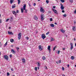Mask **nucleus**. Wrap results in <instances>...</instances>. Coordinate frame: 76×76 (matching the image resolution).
I'll return each instance as SVG.
<instances>
[{"label": "nucleus", "mask_w": 76, "mask_h": 76, "mask_svg": "<svg viewBox=\"0 0 76 76\" xmlns=\"http://www.w3.org/2000/svg\"><path fill=\"white\" fill-rule=\"evenodd\" d=\"M26 40H28V39H29V37H27L26 38Z\"/></svg>", "instance_id": "09e8293b"}, {"label": "nucleus", "mask_w": 76, "mask_h": 76, "mask_svg": "<svg viewBox=\"0 0 76 76\" xmlns=\"http://www.w3.org/2000/svg\"><path fill=\"white\" fill-rule=\"evenodd\" d=\"M7 76H9V75H10L9 72H7Z\"/></svg>", "instance_id": "a19ab883"}, {"label": "nucleus", "mask_w": 76, "mask_h": 76, "mask_svg": "<svg viewBox=\"0 0 76 76\" xmlns=\"http://www.w3.org/2000/svg\"><path fill=\"white\" fill-rule=\"evenodd\" d=\"M45 69H48L47 67V66H45Z\"/></svg>", "instance_id": "ea45409f"}, {"label": "nucleus", "mask_w": 76, "mask_h": 76, "mask_svg": "<svg viewBox=\"0 0 76 76\" xmlns=\"http://www.w3.org/2000/svg\"><path fill=\"white\" fill-rule=\"evenodd\" d=\"M16 13H19V10H17L16 11Z\"/></svg>", "instance_id": "c03bdc74"}, {"label": "nucleus", "mask_w": 76, "mask_h": 76, "mask_svg": "<svg viewBox=\"0 0 76 76\" xmlns=\"http://www.w3.org/2000/svg\"><path fill=\"white\" fill-rule=\"evenodd\" d=\"M46 2L47 4H48V3H49V1H48V0H46Z\"/></svg>", "instance_id": "2f4dec72"}, {"label": "nucleus", "mask_w": 76, "mask_h": 76, "mask_svg": "<svg viewBox=\"0 0 76 76\" xmlns=\"http://www.w3.org/2000/svg\"><path fill=\"white\" fill-rule=\"evenodd\" d=\"M22 61L23 63H25V60L24 58H23L22 59Z\"/></svg>", "instance_id": "f8f14e48"}, {"label": "nucleus", "mask_w": 76, "mask_h": 76, "mask_svg": "<svg viewBox=\"0 0 76 76\" xmlns=\"http://www.w3.org/2000/svg\"><path fill=\"white\" fill-rule=\"evenodd\" d=\"M48 12L49 13H51V11H49Z\"/></svg>", "instance_id": "5fc2aeb1"}, {"label": "nucleus", "mask_w": 76, "mask_h": 76, "mask_svg": "<svg viewBox=\"0 0 76 76\" xmlns=\"http://www.w3.org/2000/svg\"><path fill=\"white\" fill-rule=\"evenodd\" d=\"M62 70H64V67H62Z\"/></svg>", "instance_id": "c9c22d12"}, {"label": "nucleus", "mask_w": 76, "mask_h": 76, "mask_svg": "<svg viewBox=\"0 0 76 76\" xmlns=\"http://www.w3.org/2000/svg\"><path fill=\"white\" fill-rule=\"evenodd\" d=\"M38 66L39 67H40V64H39V62H38Z\"/></svg>", "instance_id": "7c9ffc66"}, {"label": "nucleus", "mask_w": 76, "mask_h": 76, "mask_svg": "<svg viewBox=\"0 0 76 76\" xmlns=\"http://www.w3.org/2000/svg\"><path fill=\"white\" fill-rule=\"evenodd\" d=\"M53 8L54 9H55V8H56V6H53Z\"/></svg>", "instance_id": "603ef678"}, {"label": "nucleus", "mask_w": 76, "mask_h": 76, "mask_svg": "<svg viewBox=\"0 0 76 76\" xmlns=\"http://www.w3.org/2000/svg\"><path fill=\"white\" fill-rule=\"evenodd\" d=\"M50 26H51V27H54V25L53 24L51 23L50 24Z\"/></svg>", "instance_id": "a211bd4d"}, {"label": "nucleus", "mask_w": 76, "mask_h": 76, "mask_svg": "<svg viewBox=\"0 0 76 76\" xmlns=\"http://www.w3.org/2000/svg\"><path fill=\"white\" fill-rule=\"evenodd\" d=\"M8 34H10V35H13V34L12 33V32H8Z\"/></svg>", "instance_id": "9d476101"}, {"label": "nucleus", "mask_w": 76, "mask_h": 76, "mask_svg": "<svg viewBox=\"0 0 76 76\" xmlns=\"http://www.w3.org/2000/svg\"><path fill=\"white\" fill-rule=\"evenodd\" d=\"M10 41L11 42H13L14 41V40L12 39H10Z\"/></svg>", "instance_id": "412c9836"}, {"label": "nucleus", "mask_w": 76, "mask_h": 76, "mask_svg": "<svg viewBox=\"0 0 76 76\" xmlns=\"http://www.w3.org/2000/svg\"><path fill=\"white\" fill-rule=\"evenodd\" d=\"M38 69V70H39V66H38V67H37Z\"/></svg>", "instance_id": "bf43d9fd"}, {"label": "nucleus", "mask_w": 76, "mask_h": 76, "mask_svg": "<svg viewBox=\"0 0 76 76\" xmlns=\"http://www.w3.org/2000/svg\"><path fill=\"white\" fill-rule=\"evenodd\" d=\"M11 52L13 53V54H15L16 52L15 51L13 50V49H11Z\"/></svg>", "instance_id": "9b49d317"}, {"label": "nucleus", "mask_w": 76, "mask_h": 76, "mask_svg": "<svg viewBox=\"0 0 76 76\" xmlns=\"http://www.w3.org/2000/svg\"><path fill=\"white\" fill-rule=\"evenodd\" d=\"M50 40H51V41H54V39H53V38H51Z\"/></svg>", "instance_id": "c85d7f7f"}, {"label": "nucleus", "mask_w": 76, "mask_h": 76, "mask_svg": "<svg viewBox=\"0 0 76 76\" xmlns=\"http://www.w3.org/2000/svg\"><path fill=\"white\" fill-rule=\"evenodd\" d=\"M58 54H60V50L58 51Z\"/></svg>", "instance_id": "a18cd8bd"}, {"label": "nucleus", "mask_w": 76, "mask_h": 76, "mask_svg": "<svg viewBox=\"0 0 76 76\" xmlns=\"http://www.w3.org/2000/svg\"><path fill=\"white\" fill-rule=\"evenodd\" d=\"M48 34H49V32H48L46 33V35H48Z\"/></svg>", "instance_id": "37998d69"}, {"label": "nucleus", "mask_w": 76, "mask_h": 76, "mask_svg": "<svg viewBox=\"0 0 76 76\" xmlns=\"http://www.w3.org/2000/svg\"><path fill=\"white\" fill-rule=\"evenodd\" d=\"M39 49V50H42V48H41V45H39L38 47Z\"/></svg>", "instance_id": "4468645a"}, {"label": "nucleus", "mask_w": 76, "mask_h": 76, "mask_svg": "<svg viewBox=\"0 0 76 76\" xmlns=\"http://www.w3.org/2000/svg\"><path fill=\"white\" fill-rule=\"evenodd\" d=\"M13 1H14V0H10V4H12V3H13Z\"/></svg>", "instance_id": "aec40b11"}, {"label": "nucleus", "mask_w": 76, "mask_h": 76, "mask_svg": "<svg viewBox=\"0 0 76 76\" xmlns=\"http://www.w3.org/2000/svg\"><path fill=\"white\" fill-rule=\"evenodd\" d=\"M75 46L76 47V43L75 44Z\"/></svg>", "instance_id": "338daca9"}, {"label": "nucleus", "mask_w": 76, "mask_h": 76, "mask_svg": "<svg viewBox=\"0 0 76 76\" xmlns=\"http://www.w3.org/2000/svg\"><path fill=\"white\" fill-rule=\"evenodd\" d=\"M67 67H69V64H68V65H67Z\"/></svg>", "instance_id": "052dcab7"}, {"label": "nucleus", "mask_w": 76, "mask_h": 76, "mask_svg": "<svg viewBox=\"0 0 76 76\" xmlns=\"http://www.w3.org/2000/svg\"><path fill=\"white\" fill-rule=\"evenodd\" d=\"M64 7H63V6L61 5V9L62 10H64Z\"/></svg>", "instance_id": "2eb2a0df"}, {"label": "nucleus", "mask_w": 76, "mask_h": 76, "mask_svg": "<svg viewBox=\"0 0 76 76\" xmlns=\"http://www.w3.org/2000/svg\"><path fill=\"white\" fill-rule=\"evenodd\" d=\"M63 16L64 17H66V14H64Z\"/></svg>", "instance_id": "e433bc0d"}, {"label": "nucleus", "mask_w": 76, "mask_h": 76, "mask_svg": "<svg viewBox=\"0 0 76 76\" xmlns=\"http://www.w3.org/2000/svg\"><path fill=\"white\" fill-rule=\"evenodd\" d=\"M62 13H64V10H62Z\"/></svg>", "instance_id": "49530a36"}, {"label": "nucleus", "mask_w": 76, "mask_h": 76, "mask_svg": "<svg viewBox=\"0 0 76 76\" xmlns=\"http://www.w3.org/2000/svg\"><path fill=\"white\" fill-rule=\"evenodd\" d=\"M1 19H0V23H1Z\"/></svg>", "instance_id": "4d7b16f0"}, {"label": "nucleus", "mask_w": 76, "mask_h": 76, "mask_svg": "<svg viewBox=\"0 0 76 76\" xmlns=\"http://www.w3.org/2000/svg\"><path fill=\"white\" fill-rule=\"evenodd\" d=\"M42 59L43 60H45V57L44 56H43Z\"/></svg>", "instance_id": "4be33fe9"}, {"label": "nucleus", "mask_w": 76, "mask_h": 76, "mask_svg": "<svg viewBox=\"0 0 76 76\" xmlns=\"http://www.w3.org/2000/svg\"><path fill=\"white\" fill-rule=\"evenodd\" d=\"M62 49H63V50H65L66 48H63Z\"/></svg>", "instance_id": "864d4df0"}, {"label": "nucleus", "mask_w": 76, "mask_h": 76, "mask_svg": "<svg viewBox=\"0 0 76 76\" xmlns=\"http://www.w3.org/2000/svg\"><path fill=\"white\" fill-rule=\"evenodd\" d=\"M34 20H38V17H37V16L36 15L34 16Z\"/></svg>", "instance_id": "6e6552de"}, {"label": "nucleus", "mask_w": 76, "mask_h": 76, "mask_svg": "<svg viewBox=\"0 0 76 76\" xmlns=\"http://www.w3.org/2000/svg\"><path fill=\"white\" fill-rule=\"evenodd\" d=\"M50 48H51L50 46H48V50H50Z\"/></svg>", "instance_id": "f3484780"}, {"label": "nucleus", "mask_w": 76, "mask_h": 76, "mask_svg": "<svg viewBox=\"0 0 76 76\" xmlns=\"http://www.w3.org/2000/svg\"><path fill=\"white\" fill-rule=\"evenodd\" d=\"M75 67H76V64L75 65Z\"/></svg>", "instance_id": "774afa93"}, {"label": "nucleus", "mask_w": 76, "mask_h": 76, "mask_svg": "<svg viewBox=\"0 0 76 76\" xmlns=\"http://www.w3.org/2000/svg\"><path fill=\"white\" fill-rule=\"evenodd\" d=\"M61 60H59V63H61Z\"/></svg>", "instance_id": "8fccbe9b"}, {"label": "nucleus", "mask_w": 76, "mask_h": 76, "mask_svg": "<svg viewBox=\"0 0 76 76\" xmlns=\"http://www.w3.org/2000/svg\"><path fill=\"white\" fill-rule=\"evenodd\" d=\"M36 5V4L35 3H34L33 4V6H35Z\"/></svg>", "instance_id": "79ce46f5"}, {"label": "nucleus", "mask_w": 76, "mask_h": 76, "mask_svg": "<svg viewBox=\"0 0 76 76\" xmlns=\"http://www.w3.org/2000/svg\"><path fill=\"white\" fill-rule=\"evenodd\" d=\"M9 19H7L6 20V22H8V21H9Z\"/></svg>", "instance_id": "f704fd0d"}, {"label": "nucleus", "mask_w": 76, "mask_h": 76, "mask_svg": "<svg viewBox=\"0 0 76 76\" xmlns=\"http://www.w3.org/2000/svg\"><path fill=\"white\" fill-rule=\"evenodd\" d=\"M60 5H61V6H63V5H62V4H61V3L60 4Z\"/></svg>", "instance_id": "0e129e2a"}, {"label": "nucleus", "mask_w": 76, "mask_h": 76, "mask_svg": "<svg viewBox=\"0 0 76 76\" xmlns=\"http://www.w3.org/2000/svg\"><path fill=\"white\" fill-rule=\"evenodd\" d=\"M12 13L15 15H16V12L15 11H12Z\"/></svg>", "instance_id": "ddd939ff"}, {"label": "nucleus", "mask_w": 76, "mask_h": 76, "mask_svg": "<svg viewBox=\"0 0 76 76\" xmlns=\"http://www.w3.org/2000/svg\"><path fill=\"white\" fill-rule=\"evenodd\" d=\"M35 70H36V71H37V67H35Z\"/></svg>", "instance_id": "72a5a7b5"}, {"label": "nucleus", "mask_w": 76, "mask_h": 76, "mask_svg": "<svg viewBox=\"0 0 76 76\" xmlns=\"http://www.w3.org/2000/svg\"><path fill=\"white\" fill-rule=\"evenodd\" d=\"M11 70L12 71H13V69H12V68L11 69Z\"/></svg>", "instance_id": "6e6d98bb"}, {"label": "nucleus", "mask_w": 76, "mask_h": 76, "mask_svg": "<svg viewBox=\"0 0 76 76\" xmlns=\"http://www.w3.org/2000/svg\"><path fill=\"white\" fill-rule=\"evenodd\" d=\"M52 10L53 11V12H55V13L58 15V12L56 10H55V9L53 8Z\"/></svg>", "instance_id": "39448f33"}, {"label": "nucleus", "mask_w": 76, "mask_h": 76, "mask_svg": "<svg viewBox=\"0 0 76 76\" xmlns=\"http://www.w3.org/2000/svg\"><path fill=\"white\" fill-rule=\"evenodd\" d=\"M71 58L72 59V60H74V57H73V56H72L71 57Z\"/></svg>", "instance_id": "bb28decb"}, {"label": "nucleus", "mask_w": 76, "mask_h": 76, "mask_svg": "<svg viewBox=\"0 0 76 76\" xmlns=\"http://www.w3.org/2000/svg\"><path fill=\"white\" fill-rule=\"evenodd\" d=\"M50 21H53V18H50Z\"/></svg>", "instance_id": "473e14b6"}, {"label": "nucleus", "mask_w": 76, "mask_h": 76, "mask_svg": "<svg viewBox=\"0 0 76 76\" xmlns=\"http://www.w3.org/2000/svg\"><path fill=\"white\" fill-rule=\"evenodd\" d=\"M41 9L40 10V11L42 12H43V13H44V10H43V8H42V7H41Z\"/></svg>", "instance_id": "1a4fd4ad"}, {"label": "nucleus", "mask_w": 76, "mask_h": 76, "mask_svg": "<svg viewBox=\"0 0 76 76\" xmlns=\"http://www.w3.org/2000/svg\"><path fill=\"white\" fill-rule=\"evenodd\" d=\"M16 49L18 50L19 49V48H16Z\"/></svg>", "instance_id": "de8ad7c7"}, {"label": "nucleus", "mask_w": 76, "mask_h": 76, "mask_svg": "<svg viewBox=\"0 0 76 76\" xmlns=\"http://www.w3.org/2000/svg\"><path fill=\"white\" fill-rule=\"evenodd\" d=\"M40 18L41 19V20H42H42H44V14H41V15Z\"/></svg>", "instance_id": "f03ea898"}, {"label": "nucleus", "mask_w": 76, "mask_h": 76, "mask_svg": "<svg viewBox=\"0 0 76 76\" xmlns=\"http://www.w3.org/2000/svg\"><path fill=\"white\" fill-rule=\"evenodd\" d=\"M28 5L30 6V7H31V4H30L29 3L28 4Z\"/></svg>", "instance_id": "13d9d810"}, {"label": "nucleus", "mask_w": 76, "mask_h": 76, "mask_svg": "<svg viewBox=\"0 0 76 76\" xmlns=\"http://www.w3.org/2000/svg\"><path fill=\"white\" fill-rule=\"evenodd\" d=\"M60 1L61 3H64V2H65V1L64 0H60Z\"/></svg>", "instance_id": "b1692460"}, {"label": "nucleus", "mask_w": 76, "mask_h": 76, "mask_svg": "<svg viewBox=\"0 0 76 76\" xmlns=\"http://www.w3.org/2000/svg\"><path fill=\"white\" fill-rule=\"evenodd\" d=\"M10 58H11V57H12V54H11L10 56Z\"/></svg>", "instance_id": "58836bf2"}, {"label": "nucleus", "mask_w": 76, "mask_h": 76, "mask_svg": "<svg viewBox=\"0 0 76 76\" xmlns=\"http://www.w3.org/2000/svg\"><path fill=\"white\" fill-rule=\"evenodd\" d=\"M4 59H6L7 61L8 60V56L6 55H5V56L4 57Z\"/></svg>", "instance_id": "423d86ee"}, {"label": "nucleus", "mask_w": 76, "mask_h": 76, "mask_svg": "<svg viewBox=\"0 0 76 76\" xmlns=\"http://www.w3.org/2000/svg\"><path fill=\"white\" fill-rule=\"evenodd\" d=\"M69 1L71 3H72V2H73V0H69Z\"/></svg>", "instance_id": "4c0bfd02"}, {"label": "nucleus", "mask_w": 76, "mask_h": 76, "mask_svg": "<svg viewBox=\"0 0 76 76\" xmlns=\"http://www.w3.org/2000/svg\"><path fill=\"white\" fill-rule=\"evenodd\" d=\"M18 4H19L20 3V0H18Z\"/></svg>", "instance_id": "5701e85b"}, {"label": "nucleus", "mask_w": 76, "mask_h": 76, "mask_svg": "<svg viewBox=\"0 0 76 76\" xmlns=\"http://www.w3.org/2000/svg\"><path fill=\"white\" fill-rule=\"evenodd\" d=\"M74 13L76 14V10H75L74 12Z\"/></svg>", "instance_id": "3c124183"}, {"label": "nucleus", "mask_w": 76, "mask_h": 76, "mask_svg": "<svg viewBox=\"0 0 76 76\" xmlns=\"http://www.w3.org/2000/svg\"><path fill=\"white\" fill-rule=\"evenodd\" d=\"M7 42H6L5 44L4 45V47H5L7 45Z\"/></svg>", "instance_id": "393cba45"}, {"label": "nucleus", "mask_w": 76, "mask_h": 76, "mask_svg": "<svg viewBox=\"0 0 76 76\" xmlns=\"http://www.w3.org/2000/svg\"><path fill=\"white\" fill-rule=\"evenodd\" d=\"M22 35V34H21V33H19L18 34V39H20L21 38V36Z\"/></svg>", "instance_id": "7ed1b4c3"}, {"label": "nucleus", "mask_w": 76, "mask_h": 76, "mask_svg": "<svg viewBox=\"0 0 76 76\" xmlns=\"http://www.w3.org/2000/svg\"><path fill=\"white\" fill-rule=\"evenodd\" d=\"M23 8H22L21 9V13H23Z\"/></svg>", "instance_id": "6ab92c4d"}, {"label": "nucleus", "mask_w": 76, "mask_h": 76, "mask_svg": "<svg viewBox=\"0 0 76 76\" xmlns=\"http://www.w3.org/2000/svg\"><path fill=\"white\" fill-rule=\"evenodd\" d=\"M15 7H16L14 5H12V9H13V8H15Z\"/></svg>", "instance_id": "c756f323"}, {"label": "nucleus", "mask_w": 76, "mask_h": 76, "mask_svg": "<svg viewBox=\"0 0 76 76\" xmlns=\"http://www.w3.org/2000/svg\"><path fill=\"white\" fill-rule=\"evenodd\" d=\"M26 4H25L23 6V9L25 10V13H27V10L26 9Z\"/></svg>", "instance_id": "f257e3e1"}, {"label": "nucleus", "mask_w": 76, "mask_h": 76, "mask_svg": "<svg viewBox=\"0 0 76 76\" xmlns=\"http://www.w3.org/2000/svg\"><path fill=\"white\" fill-rule=\"evenodd\" d=\"M74 41H76V39H75V38H74Z\"/></svg>", "instance_id": "e2e57ef3"}, {"label": "nucleus", "mask_w": 76, "mask_h": 76, "mask_svg": "<svg viewBox=\"0 0 76 76\" xmlns=\"http://www.w3.org/2000/svg\"><path fill=\"white\" fill-rule=\"evenodd\" d=\"M42 38H43V39H44L46 38V36L44 34H42Z\"/></svg>", "instance_id": "20e7f679"}, {"label": "nucleus", "mask_w": 76, "mask_h": 76, "mask_svg": "<svg viewBox=\"0 0 76 76\" xmlns=\"http://www.w3.org/2000/svg\"><path fill=\"white\" fill-rule=\"evenodd\" d=\"M61 32H63V33H64V32H65V31L64 30H61Z\"/></svg>", "instance_id": "a878e982"}, {"label": "nucleus", "mask_w": 76, "mask_h": 76, "mask_svg": "<svg viewBox=\"0 0 76 76\" xmlns=\"http://www.w3.org/2000/svg\"><path fill=\"white\" fill-rule=\"evenodd\" d=\"M55 25H57V23H55Z\"/></svg>", "instance_id": "680f3d73"}, {"label": "nucleus", "mask_w": 76, "mask_h": 76, "mask_svg": "<svg viewBox=\"0 0 76 76\" xmlns=\"http://www.w3.org/2000/svg\"><path fill=\"white\" fill-rule=\"evenodd\" d=\"M72 30L75 31H76V28L75 26H73L72 28Z\"/></svg>", "instance_id": "dca6fc26"}, {"label": "nucleus", "mask_w": 76, "mask_h": 76, "mask_svg": "<svg viewBox=\"0 0 76 76\" xmlns=\"http://www.w3.org/2000/svg\"><path fill=\"white\" fill-rule=\"evenodd\" d=\"M56 46H55L53 48V51H54L56 49Z\"/></svg>", "instance_id": "cd10ccee"}, {"label": "nucleus", "mask_w": 76, "mask_h": 76, "mask_svg": "<svg viewBox=\"0 0 76 76\" xmlns=\"http://www.w3.org/2000/svg\"><path fill=\"white\" fill-rule=\"evenodd\" d=\"M71 45V48H70V50H72V49L73 48V43H70Z\"/></svg>", "instance_id": "0eeeda50"}, {"label": "nucleus", "mask_w": 76, "mask_h": 76, "mask_svg": "<svg viewBox=\"0 0 76 76\" xmlns=\"http://www.w3.org/2000/svg\"><path fill=\"white\" fill-rule=\"evenodd\" d=\"M13 18H12V17H11V20H12V19Z\"/></svg>", "instance_id": "69168bd1"}]
</instances>
